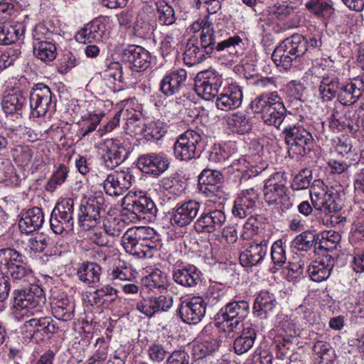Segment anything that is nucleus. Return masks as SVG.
<instances>
[{"label":"nucleus","mask_w":364,"mask_h":364,"mask_svg":"<svg viewBox=\"0 0 364 364\" xmlns=\"http://www.w3.org/2000/svg\"><path fill=\"white\" fill-rule=\"evenodd\" d=\"M25 259V256L14 249L0 250V302L5 301L9 296L11 280L20 285L35 282L33 271Z\"/></svg>","instance_id":"obj_1"},{"label":"nucleus","mask_w":364,"mask_h":364,"mask_svg":"<svg viewBox=\"0 0 364 364\" xmlns=\"http://www.w3.org/2000/svg\"><path fill=\"white\" fill-rule=\"evenodd\" d=\"M122 245L127 253L137 258H151L162 248L154 229L143 226L129 228L122 237Z\"/></svg>","instance_id":"obj_2"},{"label":"nucleus","mask_w":364,"mask_h":364,"mask_svg":"<svg viewBox=\"0 0 364 364\" xmlns=\"http://www.w3.org/2000/svg\"><path fill=\"white\" fill-rule=\"evenodd\" d=\"M255 113H261L264 124L279 129L287 118V109L277 92L263 93L251 103Z\"/></svg>","instance_id":"obj_3"},{"label":"nucleus","mask_w":364,"mask_h":364,"mask_svg":"<svg viewBox=\"0 0 364 364\" xmlns=\"http://www.w3.org/2000/svg\"><path fill=\"white\" fill-rule=\"evenodd\" d=\"M315 183H321L319 180L314 181L310 188V198L314 208L324 215L323 223L327 225L336 226L343 221L344 218L339 215L341 208L337 193L332 190H317Z\"/></svg>","instance_id":"obj_4"},{"label":"nucleus","mask_w":364,"mask_h":364,"mask_svg":"<svg viewBox=\"0 0 364 364\" xmlns=\"http://www.w3.org/2000/svg\"><path fill=\"white\" fill-rule=\"evenodd\" d=\"M108 204L102 193H95L81 200L78 220L80 226L89 230L100 224L107 214Z\"/></svg>","instance_id":"obj_5"},{"label":"nucleus","mask_w":364,"mask_h":364,"mask_svg":"<svg viewBox=\"0 0 364 364\" xmlns=\"http://www.w3.org/2000/svg\"><path fill=\"white\" fill-rule=\"evenodd\" d=\"M31 286L28 289L14 291V307L22 316L27 317L40 316L45 305V298L43 296V290L36 285Z\"/></svg>","instance_id":"obj_6"},{"label":"nucleus","mask_w":364,"mask_h":364,"mask_svg":"<svg viewBox=\"0 0 364 364\" xmlns=\"http://www.w3.org/2000/svg\"><path fill=\"white\" fill-rule=\"evenodd\" d=\"M250 313V305L245 300L232 301L223 306L215 316V325L218 328H228V337L242 322Z\"/></svg>","instance_id":"obj_7"},{"label":"nucleus","mask_w":364,"mask_h":364,"mask_svg":"<svg viewBox=\"0 0 364 364\" xmlns=\"http://www.w3.org/2000/svg\"><path fill=\"white\" fill-rule=\"evenodd\" d=\"M204 136L198 130L188 129L179 135L173 146L177 159L188 161L199 155L203 149Z\"/></svg>","instance_id":"obj_8"},{"label":"nucleus","mask_w":364,"mask_h":364,"mask_svg":"<svg viewBox=\"0 0 364 364\" xmlns=\"http://www.w3.org/2000/svg\"><path fill=\"white\" fill-rule=\"evenodd\" d=\"M56 98L50 88L44 84H38L30 94L29 105L31 114L38 118L48 112L55 111Z\"/></svg>","instance_id":"obj_9"},{"label":"nucleus","mask_w":364,"mask_h":364,"mask_svg":"<svg viewBox=\"0 0 364 364\" xmlns=\"http://www.w3.org/2000/svg\"><path fill=\"white\" fill-rule=\"evenodd\" d=\"M223 83L220 74L213 70L199 72L194 78V90L205 100L215 98L219 93Z\"/></svg>","instance_id":"obj_10"},{"label":"nucleus","mask_w":364,"mask_h":364,"mask_svg":"<svg viewBox=\"0 0 364 364\" xmlns=\"http://www.w3.org/2000/svg\"><path fill=\"white\" fill-rule=\"evenodd\" d=\"M101 159L105 166L113 169L123 163L128 157L129 151L119 140L107 139L101 144Z\"/></svg>","instance_id":"obj_11"},{"label":"nucleus","mask_w":364,"mask_h":364,"mask_svg":"<svg viewBox=\"0 0 364 364\" xmlns=\"http://www.w3.org/2000/svg\"><path fill=\"white\" fill-rule=\"evenodd\" d=\"M357 122L358 117L353 107L341 104L333 109L329 125L333 130L355 133L358 128Z\"/></svg>","instance_id":"obj_12"},{"label":"nucleus","mask_w":364,"mask_h":364,"mask_svg":"<svg viewBox=\"0 0 364 364\" xmlns=\"http://www.w3.org/2000/svg\"><path fill=\"white\" fill-rule=\"evenodd\" d=\"M284 173L276 172L265 181L263 193L265 201L269 204L283 203L288 198V188Z\"/></svg>","instance_id":"obj_13"},{"label":"nucleus","mask_w":364,"mask_h":364,"mask_svg":"<svg viewBox=\"0 0 364 364\" xmlns=\"http://www.w3.org/2000/svg\"><path fill=\"white\" fill-rule=\"evenodd\" d=\"M282 133L285 136V142L291 147L298 148V153L300 155H305L306 146H308L309 150V146L314 144L311 133L302 124L287 125L284 128Z\"/></svg>","instance_id":"obj_14"},{"label":"nucleus","mask_w":364,"mask_h":364,"mask_svg":"<svg viewBox=\"0 0 364 364\" xmlns=\"http://www.w3.org/2000/svg\"><path fill=\"white\" fill-rule=\"evenodd\" d=\"M241 43L242 39L238 36L217 43L215 32L200 33V45L207 54H211L215 49L218 51L226 50L230 55H237Z\"/></svg>","instance_id":"obj_15"},{"label":"nucleus","mask_w":364,"mask_h":364,"mask_svg":"<svg viewBox=\"0 0 364 364\" xmlns=\"http://www.w3.org/2000/svg\"><path fill=\"white\" fill-rule=\"evenodd\" d=\"M269 245V237L255 239L248 242L240 255V264L247 267L261 264L267 255Z\"/></svg>","instance_id":"obj_16"},{"label":"nucleus","mask_w":364,"mask_h":364,"mask_svg":"<svg viewBox=\"0 0 364 364\" xmlns=\"http://www.w3.org/2000/svg\"><path fill=\"white\" fill-rule=\"evenodd\" d=\"M170 165L169 159L164 153H149L141 155L137 159V167L144 173L159 176Z\"/></svg>","instance_id":"obj_17"},{"label":"nucleus","mask_w":364,"mask_h":364,"mask_svg":"<svg viewBox=\"0 0 364 364\" xmlns=\"http://www.w3.org/2000/svg\"><path fill=\"white\" fill-rule=\"evenodd\" d=\"M226 221L222 210H204L194 223V228L199 233H212L220 230Z\"/></svg>","instance_id":"obj_18"},{"label":"nucleus","mask_w":364,"mask_h":364,"mask_svg":"<svg viewBox=\"0 0 364 364\" xmlns=\"http://www.w3.org/2000/svg\"><path fill=\"white\" fill-rule=\"evenodd\" d=\"M132 178L128 171H114L108 174L104 181L105 191L111 196H122L131 187Z\"/></svg>","instance_id":"obj_19"},{"label":"nucleus","mask_w":364,"mask_h":364,"mask_svg":"<svg viewBox=\"0 0 364 364\" xmlns=\"http://www.w3.org/2000/svg\"><path fill=\"white\" fill-rule=\"evenodd\" d=\"M200 203L194 200L178 203L171 213V223L173 225L185 227L196 218L200 210Z\"/></svg>","instance_id":"obj_20"},{"label":"nucleus","mask_w":364,"mask_h":364,"mask_svg":"<svg viewBox=\"0 0 364 364\" xmlns=\"http://www.w3.org/2000/svg\"><path fill=\"white\" fill-rule=\"evenodd\" d=\"M206 304L200 297H193L181 302L178 312L181 319L189 324L198 323L205 314Z\"/></svg>","instance_id":"obj_21"},{"label":"nucleus","mask_w":364,"mask_h":364,"mask_svg":"<svg viewBox=\"0 0 364 364\" xmlns=\"http://www.w3.org/2000/svg\"><path fill=\"white\" fill-rule=\"evenodd\" d=\"M122 60L129 64L136 72L146 70L151 65V55L148 50L141 46L130 45L123 50Z\"/></svg>","instance_id":"obj_22"},{"label":"nucleus","mask_w":364,"mask_h":364,"mask_svg":"<svg viewBox=\"0 0 364 364\" xmlns=\"http://www.w3.org/2000/svg\"><path fill=\"white\" fill-rule=\"evenodd\" d=\"M173 279L184 287H193L202 281V274L195 266L178 261L173 267Z\"/></svg>","instance_id":"obj_23"},{"label":"nucleus","mask_w":364,"mask_h":364,"mask_svg":"<svg viewBox=\"0 0 364 364\" xmlns=\"http://www.w3.org/2000/svg\"><path fill=\"white\" fill-rule=\"evenodd\" d=\"M259 205L257 191L252 188L243 191L236 198L232 208V214L240 218L250 215Z\"/></svg>","instance_id":"obj_24"},{"label":"nucleus","mask_w":364,"mask_h":364,"mask_svg":"<svg viewBox=\"0 0 364 364\" xmlns=\"http://www.w3.org/2000/svg\"><path fill=\"white\" fill-rule=\"evenodd\" d=\"M187 72L185 69L172 70L165 75L160 82V91L166 97L179 93L185 87Z\"/></svg>","instance_id":"obj_25"},{"label":"nucleus","mask_w":364,"mask_h":364,"mask_svg":"<svg viewBox=\"0 0 364 364\" xmlns=\"http://www.w3.org/2000/svg\"><path fill=\"white\" fill-rule=\"evenodd\" d=\"M215 105L221 110L228 111L239 107L242 101L241 89L234 85L224 87L216 96Z\"/></svg>","instance_id":"obj_26"},{"label":"nucleus","mask_w":364,"mask_h":364,"mask_svg":"<svg viewBox=\"0 0 364 364\" xmlns=\"http://www.w3.org/2000/svg\"><path fill=\"white\" fill-rule=\"evenodd\" d=\"M127 210L131 211L139 220L148 222L155 219L157 208L154 201L146 196H141L129 203Z\"/></svg>","instance_id":"obj_27"},{"label":"nucleus","mask_w":364,"mask_h":364,"mask_svg":"<svg viewBox=\"0 0 364 364\" xmlns=\"http://www.w3.org/2000/svg\"><path fill=\"white\" fill-rule=\"evenodd\" d=\"M364 96V80L358 77L346 85H341L338 101L343 105H353Z\"/></svg>","instance_id":"obj_28"},{"label":"nucleus","mask_w":364,"mask_h":364,"mask_svg":"<svg viewBox=\"0 0 364 364\" xmlns=\"http://www.w3.org/2000/svg\"><path fill=\"white\" fill-rule=\"evenodd\" d=\"M19 217V230L24 234H30L40 229L44 223L43 210L38 207L23 210Z\"/></svg>","instance_id":"obj_29"},{"label":"nucleus","mask_w":364,"mask_h":364,"mask_svg":"<svg viewBox=\"0 0 364 364\" xmlns=\"http://www.w3.org/2000/svg\"><path fill=\"white\" fill-rule=\"evenodd\" d=\"M334 263V259L331 255H324L319 259L312 262L307 272L313 281L320 282L329 277Z\"/></svg>","instance_id":"obj_30"},{"label":"nucleus","mask_w":364,"mask_h":364,"mask_svg":"<svg viewBox=\"0 0 364 364\" xmlns=\"http://www.w3.org/2000/svg\"><path fill=\"white\" fill-rule=\"evenodd\" d=\"M277 304L273 294L267 291H260L255 299L252 306V314L259 319H267L275 309Z\"/></svg>","instance_id":"obj_31"},{"label":"nucleus","mask_w":364,"mask_h":364,"mask_svg":"<svg viewBox=\"0 0 364 364\" xmlns=\"http://www.w3.org/2000/svg\"><path fill=\"white\" fill-rule=\"evenodd\" d=\"M105 32V25L99 19L88 23L75 36L76 41L81 43L102 41Z\"/></svg>","instance_id":"obj_32"},{"label":"nucleus","mask_w":364,"mask_h":364,"mask_svg":"<svg viewBox=\"0 0 364 364\" xmlns=\"http://www.w3.org/2000/svg\"><path fill=\"white\" fill-rule=\"evenodd\" d=\"M223 120L232 132L245 134L252 130V117L244 112L228 114L224 117Z\"/></svg>","instance_id":"obj_33"},{"label":"nucleus","mask_w":364,"mask_h":364,"mask_svg":"<svg viewBox=\"0 0 364 364\" xmlns=\"http://www.w3.org/2000/svg\"><path fill=\"white\" fill-rule=\"evenodd\" d=\"M27 100L23 92L10 90L4 94L1 107L6 114H20Z\"/></svg>","instance_id":"obj_34"},{"label":"nucleus","mask_w":364,"mask_h":364,"mask_svg":"<svg viewBox=\"0 0 364 364\" xmlns=\"http://www.w3.org/2000/svg\"><path fill=\"white\" fill-rule=\"evenodd\" d=\"M25 31L22 22H3L0 23V45H11L16 43Z\"/></svg>","instance_id":"obj_35"},{"label":"nucleus","mask_w":364,"mask_h":364,"mask_svg":"<svg viewBox=\"0 0 364 364\" xmlns=\"http://www.w3.org/2000/svg\"><path fill=\"white\" fill-rule=\"evenodd\" d=\"M123 119L125 120V130L127 134L144 135L146 132L144 118L141 113L134 109H125L123 112Z\"/></svg>","instance_id":"obj_36"},{"label":"nucleus","mask_w":364,"mask_h":364,"mask_svg":"<svg viewBox=\"0 0 364 364\" xmlns=\"http://www.w3.org/2000/svg\"><path fill=\"white\" fill-rule=\"evenodd\" d=\"M341 86L338 77L333 74L323 75L319 85V92L323 100L331 101L336 97L338 98Z\"/></svg>","instance_id":"obj_37"},{"label":"nucleus","mask_w":364,"mask_h":364,"mask_svg":"<svg viewBox=\"0 0 364 364\" xmlns=\"http://www.w3.org/2000/svg\"><path fill=\"white\" fill-rule=\"evenodd\" d=\"M101 273V267L98 264L91 262L82 263L77 270L78 279L87 284L98 282Z\"/></svg>","instance_id":"obj_38"},{"label":"nucleus","mask_w":364,"mask_h":364,"mask_svg":"<svg viewBox=\"0 0 364 364\" xmlns=\"http://www.w3.org/2000/svg\"><path fill=\"white\" fill-rule=\"evenodd\" d=\"M52 314L58 320L68 321L74 317L75 304L68 298L58 299L52 303Z\"/></svg>","instance_id":"obj_39"},{"label":"nucleus","mask_w":364,"mask_h":364,"mask_svg":"<svg viewBox=\"0 0 364 364\" xmlns=\"http://www.w3.org/2000/svg\"><path fill=\"white\" fill-rule=\"evenodd\" d=\"M33 52L37 58L45 63L53 61L57 55L56 46L51 41L36 42L33 46Z\"/></svg>","instance_id":"obj_40"},{"label":"nucleus","mask_w":364,"mask_h":364,"mask_svg":"<svg viewBox=\"0 0 364 364\" xmlns=\"http://www.w3.org/2000/svg\"><path fill=\"white\" fill-rule=\"evenodd\" d=\"M318 236L316 234L310 230L302 232L296 236L292 241V247L298 251L307 252L313 247L315 250L318 249Z\"/></svg>","instance_id":"obj_41"},{"label":"nucleus","mask_w":364,"mask_h":364,"mask_svg":"<svg viewBox=\"0 0 364 364\" xmlns=\"http://www.w3.org/2000/svg\"><path fill=\"white\" fill-rule=\"evenodd\" d=\"M272 58L277 66H281L287 70L291 66L292 62L296 60L297 57L289 49H287V46H284L282 41L274 50Z\"/></svg>","instance_id":"obj_42"},{"label":"nucleus","mask_w":364,"mask_h":364,"mask_svg":"<svg viewBox=\"0 0 364 364\" xmlns=\"http://www.w3.org/2000/svg\"><path fill=\"white\" fill-rule=\"evenodd\" d=\"M102 220V230L112 238L119 237L125 228V222L123 220L111 215H105Z\"/></svg>","instance_id":"obj_43"},{"label":"nucleus","mask_w":364,"mask_h":364,"mask_svg":"<svg viewBox=\"0 0 364 364\" xmlns=\"http://www.w3.org/2000/svg\"><path fill=\"white\" fill-rule=\"evenodd\" d=\"M204 52L196 45L194 40L191 39L186 43L183 53V60L189 66L198 65L205 58Z\"/></svg>","instance_id":"obj_44"},{"label":"nucleus","mask_w":364,"mask_h":364,"mask_svg":"<svg viewBox=\"0 0 364 364\" xmlns=\"http://www.w3.org/2000/svg\"><path fill=\"white\" fill-rule=\"evenodd\" d=\"M284 46H287L297 58L302 56L307 50L308 40L301 34H294L283 41Z\"/></svg>","instance_id":"obj_45"},{"label":"nucleus","mask_w":364,"mask_h":364,"mask_svg":"<svg viewBox=\"0 0 364 364\" xmlns=\"http://www.w3.org/2000/svg\"><path fill=\"white\" fill-rule=\"evenodd\" d=\"M74 205L73 198H63L56 203L50 215L56 214L57 218L74 221Z\"/></svg>","instance_id":"obj_46"},{"label":"nucleus","mask_w":364,"mask_h":364,"mask_svg":"<svg viewBox=\"0 0 364 364\" xmlns=\"http://www.w3.org/2000/svg\"><path fill=\"white\" fill-rule=\"evenodd\" d=\"M306 7L315 15L324 18L330 17L334 11L331 0H310Z\"/></svg>","instance_id":"obj_47"},{"label":"nucleus","mask_w":364,"mask_h":364,"mask_svg":"<svg viewBox=\"0 0 364 364\" xmlns=\"http://www.w3.org/2000/svg\"><path fill=\"white\" fill-rule=\"evenodd\" d=\"M156 6L159 23L163 26L172 25L176 20L173 7L164 1H159Z\"/></svg>","instance_id":"obj_48"},{"label":"nucleus","mask_w":364,"mask_h":364,"mask_svg":"<svg viewBox=\"0 0 364 364\" xmlns=\"http://www.w3.org/2000/svg\"><path fill=\"white\" fill-rule=\"evenodd\" d=\"M312 350L325 364H333L335 358V350L329 343H313Z\"/></svg>","instance_id":"obj_49"},{"label":"nucleus","mask_w":364,"mask_h":364,"mask_svg":"<svg viewBox=\"0 0 364 364\" xmlns=\"http://www.w3.org/2000/svg\"><path fill=\"white\" fill-rule=\"evenodd\" d=\"M341 237V235L334 230L324 231L321 233V238L318 242V249L326 251L334 250Z\"/></svg>","instance_id":"obj_50"},{"label":"nucleus","mask_w":364,"mask_h":364,"mask_svg":"<svg viewBox=\"0 0 364 364\" xmlns=\"http://www.w3.org/2000/svg\"><path fill=\"white\" fill-rule=\"evenodd\" d=\"M68 172V168L64 164H60L47 183L46 190L50 192L54 191L58 186H60L65 182Z\"/></svg>","instance_id":"obj_51"},{"label":"nucleus","mask_w":364,"mask_h":364,"mask_svg":"<svg viewBox=\"0 0 364 364\" xmlns=\"http://www.w3.org/2000/svg\"><path fill=\"white\" fill-rule=\"evenodd\" d=\"M223 179L220 171L206 168L204 169L198 176V184L212 185L218 186Z\"/></svg>","instance_id":"obj_52"},{"label":"nucleus","mask_w":364,"mask_h":364,"mask_svg":"<svg viewBox=\"0 0 364 364\" xmlns=\"http://www.w3.org/2000/svg\"><path fill=\"white\" fill-rule=\"evenodd\" d=\"M312 180L311 171L307 168L302 169L295 176L291 183L293 190H303L309 188Z\"/></svg>","instance_id":"obj_53"},{"label":"nucleus","mask_w":364,"mask_h":364,"mask_svg":"<svg viewBox=\"0 0 364 364\" xmlns=\"http://www.w3.org/2000/svg\"><path fill=\"white\" fill-rule=\"evenodd\" d=\"M50 223L51 230L57 235H61L65 232H70L73 229L74 226V221L57 218L56 214L50 215Z\"/></svg>","instance_id":"obj_54"},{"label":"nucleus","mask_w":364,"mask_h":364,"mask_svg":"<svg viewBox=\"0 0 364 364\" xmlns=\"http://www.w3.org/2000/svg\"><path fill=\"white\" fill-rule=\"evenodd\" d=\"M271 258L273 263L279 267L282 266L286 260V250L281 240H277L271 247Z\"/></svg>","instance_id":"obj_55"},{"label":"nucleus","mask_w":364,"mask_h":364,"mask_svg":"<svg viewBox=\"0 0 364 364\" xmlns=\"http://www.w3.org/2000/svg\"><path fill=\"white\" fill-rule=\"evenodd\" d=\"M7 129L19 137H31L32 130L25 126L21 117H16V120L6 124Z\"/></svg>","instance_id":"obj_56"},{"label":"nucleus","mask_w":364,"mask_h":364,"mask_svg":"<svg viewBox=\"0 0 364 364\" xmlns=\"http://www.w3.org/2000/svg\"><path fill=\"white\" fill-rule=\"evenodd\" d=\"M80 63L79 57L73 53L68 52L64 54L62 61L58 65V72L61 74L67 73Z\"/></svg>","instance_id":"obj_57"},{"label":"nucleus","mask_w":364,"mask_h":364,"mask_svg":"<svg viewBox=\"0 0 364 364\" xmlns=\"http://www.w3.org/2000/svg\"><path fill=\"white\" fill-rule=\"evenodd\" d=\"M102 116L96 114H87L82 117L85 122L84 126L81 129L82 136L85 137L90 132L95 131L100 124Z\"/></svg>","instance_id":"obj_58"},{"label":"nucleus","mask_w":364,"mask_h":364,"mask_svg":"<svg viewBox=\"0 0 364 364\" xmlns=\"http://www.w3.org/2000/svg\"><path fill=\"white\" fill-rule=\"evenodd\" d=\"M34 317L26 321V326L33 327L36 330H33V334L31 338L34 337V334L41 333L44 334L47 326H49V322L52 321V318L50 317H38V316H33Z\"/></svg>","instance_id":"obj_59"},{"label":"nucleus","mask_w":364,"mask_h":364,"mask_svg":"<svg viewBox=\"0 0 364 364\" xmlns=\"http://www.w3.org/2000/svg\"><path fill=\"white\" fill-rule=\"evenodd\" d=\"M292 12L293 8L289 6L287 2L276 3L269 9V14L279 21L285 20Z\"/></svg>","instance_id":"obj_60"},{"label":"nucleus","mask_w":364,"mask_h":364,"mask_svg":"<svg viewBox=\"0 0 364 364\" xmlns=\"http://www.w3.org/2000/svg\"><path fill=\"white\" fill-rule=\"evenodd\" d=\"M48 239L43 235H36L28 240V246L30 250L35 252H42L48 246Z\"/></svg>","instance_id":"obj_61"},{"label":"nucleus","mask_w":364,"mask_h":364,"mask_svg":"<svg viewBox=\"0 0 364 364\" xmlns=\"http://www.w3.org/2000/svg\"><path fill=\"white\" fill-rule=\"evenodd\" d=\"M218 347V343H196L193 346V350L195 355H198L199 358H202L212 353Z\"/></svg>","instance_id":"obj_62"},{"label":"nucleus","mask_w":364,"mask_h":364,"mask_svg":"<svg viewBox=\"0 0 364 364\" xmlns=\"http://www.w3.org/2000/svg\"><path fill=\"white\" fill-rule=\"evenodd\" d=\"M51 35L52 32H50L43 23L37 24L34 27L32 33L33 39V45L36 44V42L50 41Z\"/></svg>","instance_id":"obj_63"},{"label":"nucleus","mask_w":364,"mask_h":364,"mask_svg":"<svg viewBox=\"0 0 364 364\" xmlns=\"http://www.w3.org/2000/svg\"><path fill=\"white\" fill-rule=\"evenodd\" d=\"M165 133L166 131L160 123L151 122L149 126L146 125V132H144V136L149 139L159 140Z\"/></svg>","instance_id":"obj_64"}]
</instances>
